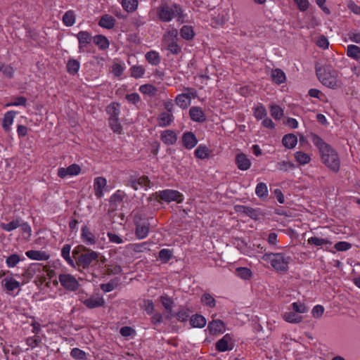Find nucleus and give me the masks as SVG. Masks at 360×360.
<instances>
[{"label": "nucleus", "instance_id": "f257e3e1", "mask_svg": "<svg viewBox=\"0 0 360 360\" xmlns=\"http://www.w3.org/2000/svg\"><path fill=\"white\" fill-rule=\"evenodd\" d=\"M309 137L319 149L322 163L330 171L338 173L340 168V160L338 152L316 134L311 132Z\"/></svg>", "mask_w": 360, "mask_h": 360}, {"label": "nucleus", "instance_id": "f03ea898", "mask_svg": "<svg viewBox=\"0 0 360 360\" xmlns=\"http://www.w3.org/2000/svg\"><path fill=\"white\" fill-rule=\"evenodd\" d=\"M72 255L75 259V265L76 264L79 269H88L96 264L98 261V254L82 245L75 247Z\"/></svg>", "mask_w": 360, "mask_h": 360}, {"label": "nucleus", "instance_id": "7ed1b4c3", "mask_svg": "<svg viewBox=\"0 0 360 360\" xmlns=\"http://www.w3.org/2000/svg\"><path fill=\"white\" fill-rule=\"evenodd\" d=\"M319 80L323 85L333 89L342 85V74L331 66H324L316 69Z\"/></svg>", "mask_w": 360, "mask_h": 360}, {"label": "nucleus", "instance_id": "20e7f679", "mask_svg": "<svg viewBox=\"0 0 360 360\" xmlns=\"http://www.w3.org/2000/svg\"><path fill=\"white\" fill-rule=\"evenodd\" d=\"M262 259L269 264L271 267L278 273L285 274L289 269L291 257L283 252H266Z\"/></svg>", "mask_w": 360, "mask_h": 360}, {"label": "nucleus", "instance_id": "39448f33", "mask_svg": "<svg viewBox=\"0 0 360 360\" xmlns=\"http://www.w3.org/2000/svg\"><path fill=\"white\" fill-rule=\"evenodd\" d=\"M155 11L158 19L163 22H170L176 18L179 21L184 17L181 7L176 4L169 5L166 2H162L155 8Z\"/></svg>", "mask_w": 360, "mask_h": 360}, {"label": "nucleus", "instance_id": "423d86ee", "mask_svg": "<svg viewBox=\"0 0 360 360\" xmlns=\"http://www.w3.org/2000/svg\"><path fill=\"white\" fill-rule=\"evenodd\" d=\"M46 272L48 276H51L52 271H50L47 266L42 265L39 263H32L25 269L22 274L23 283H27L35 276L40 278V283L45 281V277L41 274Z\"/></svg>", "mask_w": 360, "mask_h": 360}, {"label": "nucleus", "instance_id": "0eeeda50", "mask_svg": "<svg viewBox=\"0 0 360 360\" xmlns=\"http://www.w3.org/2000/svg\"><path fill=\"white\" fill-rule=\"evenodd\" d=\"M178 30L169 27L162 36V44L167 50L173 54L178 55L181 52V48L177 44Z\"/></svg>", "mask_w": 360, "mask_h": 360}, {"label": "nucleus", "instance_id": "6e6552de", "mask_svg": "<svg viewBox=\"0 0 360 360\" xmlns=\"http://www.w3.org/2000/svg\"><path fill=\"white\" fill-rule=\"evenodd\" d=\"M153 197H155L159 202H161L162 201L167 202L175 201L176 203H181L184 200V196L179 191L172 189H166L159 192H155V193H153L149 199H151Z\"/></svg>", "mask_w": 360, "mask_h": 360}, {"label": "nucleus", "instance_id": "1a4fd4ad", "mask_svg": "<svg viewBox=\"0 0 360 360\" xmlns=\"http://www.w3.org/2000/svg\"><path fill=\"white\" fill-rule=\"evenodd\" d=\"M184 91L185 93L178 94L175 98L176 104L182 109L187 108L191 105V99L198 96L197 91L193 88L187 87Z\"/></svg>", "mask_w": 360, "mask_h": 360}, {"label": "nucleus", "instance_id": "9d476101", "mask_svg": "<svg viewBox=\"0 0 360 360\" xmlns=\"http://www.w3.org/2000/svg\"><path fill=\"white\" fill-rule=\"evenodd\" d=\"M60 285L68 290L75 291L79 287L77 279L69 274H61L58 276Z\"/></svg>", "mask_w": 360, "mask_h": 360}, {"label": "nucleus", "instance_id": "9b49d317", "mask_svg": "<svg viewBox=\"0 0 360 360\" xmlns=\"http://www.w3.org/2000/svg\"><path fill=\"white\" fill-rule=\"evenodd\" d=\"M233 348V344L232 342V335L229 333L224 335L215 344V349L219 352L231 351Z\"/></svg>", "mask_w": 360, "mask_h": 360}, {"label": "nucleus", "instance_id": "f8f14e48", "mask_svg": "<svg viewBox=\"0 0 360 360\" xmlns=\"http://www.w3.org/2000/svg\"><path fill=\"white\" fill-rule=\"evenodd\" d=\"M77 37L79 41V51L81 53L89 51V46L90 43L93 41V37L86 31H80Z\"/></svg>", "mask_w": 360, "mask_h": 360}, {"label": "nucleus", "instance_id": "ddd939ff", "mask_svg": "<svg viewBox=\"0 0 360 360\" xmlns=\"http://www.w3.org/2000/svg\"><path fill=\"white\" fill-rule=\"evenodd\" d=\"M94 190L95 195L97 198H101L107 189V181L102 176L94 179Z\"/></svg>", "mask_w": 360, "mask_h": 360}, {"label": "nucleus", "instance_id": "4468645a", "mask_svg": "<svg viewBox=\"0 0 360 360\" xmlns=\"http://www.w3.org/2000/svg\"><path fill=\"white\" fill-rule=\"evenodd\" d=\"M134 222L136 224V236L139 239L145 238L149 232V223L146 221H141V219L138 221L137 216H135Z\"/></svg>", "mask_w": 360, "mask_h": 360}, {"label": "nucleus", "instance_id": "2eb2a0df", "mask_svg": "<svg viewBox=\"0 0 360 360\" xmlns=\"http://www.w3.org/2000/svg\"><path fill=\"white\" fill-rule=\"evenodd\" d=\"M207 329L211 335H217L224 333L226 330V327L222 321L215 319L209 322Z\"/></svg>", "mask_w": 360, "mask_h": 360}, {"label": "nucleus", "instance_id": "dca6fc26", "mask_svg": "<svg viewBox=\"0 0 360 360\" xmlns=\"http://www.w3.org/2000/svg\"><path fill=\"white\" fill-rule=\"evenodd\" d=\"M81 172V167L77 164H72L67 168L60 167L58 169V176L64 179L68 176H75L78 175Z\"/></svg>", "mask_w": 360, "mask_h": 360}, {"label": "nucleus", "instance_id": "f3484780", "mask_svg": "<svg viewBox=\"0 0 360 360\" xmlns=\"http://www.w3.org/2000/svg\"><path fill=\"white\" fill-rule=\"evenodd\" d=\"M183 146L188 150L194 148L198 143V139L191 131H186L182 136Z\"/></svg>", "mask_w": 360, "mask_h": 360}, {"label": "nucleus", "instance_id": "a211bd4d", "mask_svg": "<svg viewBox=\"0 0 360 360\" xmlns=\"http://www.w3.org/2000/svg\"><path fill=\"white\" fill-rule=\"evenodd\" d=\"M235 162L238 168L240 170H248L251 167V161L244 153L237 154L235 158Z\"/></svg>", "mask_w": 360, "mask_h": 360}, {"label": "nucleus", "instance_id": "6ab92c4d", "mask_svg": "<svg viewBox=\"0 0 360 360\" xmlns=\"http://www.w3.org/2000/svg\"><path fill=\"white\" fill-rule=\"evenodd\" d=\"M81 238L82 241L89 245H93L96 243V238L94 234L91 231L87 226H84L82 229Z\"/></svg>", "mask_w": 360, "mask_h": 360}, {"label": "nucleus", "instance_id": "aec40b11", "mask_svg": "<svg viewBox=\"0 0 360 360\" xmlns=\"http://www.w3.org/2000/svg\"><path fill=\"white\" fill-rule=\"evenodd\" d=\"M189 115L191 119L195 122H203L206 120L205 112L200 107H191L189 110Z\"/></svg>", "mask_w": 360, "mask_h": 360}, {"label": "nucleus", "instance_id": "412c9836", "mask_svg": "<svg viewBox=\"0 0 360 360\" xmlns=\"http://www.w3.org/2000/svg\"><path fill=\"white\" fill-rule=\"evenodd\" d=\"M26 256L33 260L46 261L49 259L50 255L42 250H30L25 252Z\"/></svg>", "mask_w": 360, "mask_h": 360}, {"label": "nucleus", "instance_id": "4be33fe9", "mask_svg": "<svg viewBox=\"0 0 360 360\" xmlns=\"http://www.w3.org/2000/svg\"><path fill=\"white\" fill-rule=\"evenodd\" d=\"M83 304L89 309H93L103 306L104 304V300L99 295H92L90 297L84 300Z\"/></svg>", "mask_w": 360, "mask_h": 360}, {"label": "nucleus", "instance_id": "5701e85b", "mask_svg": "<svg viewBox=\"0 0 360 360\" xmlns=\"http://www.w3.org/2000/svg\"><path fill=\"white\" fill-rule=\"evenodd\" d=\"M15 115L16 112L13 110L8 111L4 114L1 127L6 132L11 131V126L13 123Z\"/></svg>", "mask_w": 360, "mask_h": 360}, {"label": "nucleus", "instance_id": "b1692460", "mask_svg": "<svg viewBox=\"0 0 360 360\" xmlns=\"http://www.w3.org/2000/svg\"><path fill=\"white\" fill-rule=\"evenodd\" d=\"M161 141L166 145H173L177 140L176 133L170 129L162 132L160 136Z\"/></svg>", "mask_w": 360, "mask_h": 360}, {"label": "nucleus", "instance_id": "393cba45", "mask_svg": "<svg viewBox=\"0 0 360 360\" xmlns=\"http://www.w3.org/2000/svg\"><path fill=\"white\" fill-rule=\"evenodd\" d=\"M159 301L164 307L166 313H172V309L174 307V302L172 297L167 294H164L160 297Z\"/></svg>", "mask_w": 360, "mask_h": 360}, {"label": "nucleus", "instance_id": "a878e982", "mask_svg": "<svg viewBox=\"0 0 360 360\" xmlns=\"http://www.w3.org/2000/svg\"><path fill=\"white\" fill-rule=\"evenodd\" d=\"M173 120L174 116L172 113L163 112L158 117V124L160 127H165L170 125Z\"/></svg>", "mask_w": 360, "mask_h": 360}, {"label": "nucleus", "instance_id": "bb28decb", "mask_svg": "<svg viewBox=\"0 0 360 360\" xmlns=\"http://www.w3.org/2000/svg\"><path fill=\"white\" fill-rule=\"evenodd\" d=\"M271 78L274 83L281 84L285 82L286 77L284 72L278 68L274 69L271 72Z\"/></svg>", "mask_w": 360, "mask_h": 360}, {"label": "nucleus", "instance_id": "cd10ccee", "mask_svg": "<svg viewBox=\"0 0 360 360\" xmlns=\"http://www.w3.org/2000/svg\"><path fill=\"white\" fill-rule=\"evenodd\" d=\"M71 245L65 244L61 250V256L71 266L75 267V259L70 256Z\"/></svg>", "mask_w": 360, "mask_h": 360}, {"label": "nucleus", "instance_id": "c85d7f7f", "mask_svg": "<svg viewBox=\"0 0 360 360\" xmlns=\"http://www.w3.org/2000/svg\"><path fill=\"white\" fill-rule=\"evenodd\" d=\"M139 90L141 94L151 97L156 96L158 91L157 87L150 84L141 85Z\"/></svg>", "mask_w": 360, "mask_h": 360}, {"label": "nucleus", "instance_id": "c756f323", "mask_svg": "<svg viewBox=\"0 0 360 360\" xmlns=\"http://www.w3.org/2000/svg\"><path fill=\"white\" fill-rule=\"evenodd\" d=\"M146 60L148 63L153 65H158L161 61V58L158 52L150 51L145 55Z\"/></svg>", "mask_w": 360, "mask_h": 360}, {"label": "nucleus", "instance_id": "7c9ffc66", "mask_svg": "<svg viewBox=\"0 0 360 360\" xmlns=\"http://www.w3.org/2000/svg\"><path fill=\"white\" fill-rule=\"evenodd\" d=\"M282 143L283 146L287 148H293L297 143V136L292 134H288L283 137Z\"/></svg>", "mask_w": 360, "mask_h": 360}, {"label": "nucleus", "instance_id": "2f4dec72", "mask_svg": "<svg viewBox=\"0 0 360 360\" xmlns=\"http://www.w3.org/2000/svg\"><path fill=\"white\" fill-rule=\"evenodd\" d=\"M122 6L123 9L127 13L134 12L138 7V0H122Z\"/></svg>", "mask_w": 360, "mask_h": 360}, {"label": "nucleus", "instance_id": "473e14b6", "mask_svg": "<svg viewBox=\"0 0 360 360\" xmlns=\"http://www.w3.org/2000/svg\"><path fill=\"white\" fill-rule=\"evenodd\" d=\"M2 284L8 291L14 290L15 289L18 288L20 286L19 282L15 281L12 277L5 278L2 281Z\"/></svg>", "mask_w": 360, "mask_h": 360}, {"label": "nucleus", "instance_id": "72a5a7b5", "mask_svg": "<svg viewBox=\"0 0 360 360\" xmlns=\"http://www.w3.org/2000/svg\"><path fill=\"white\" fill-rule=\"evenodd\" d=\"M190 324L193 328H202L205 326L207 320L205 316H190Z\"/></svg>", "mask_w": 360, "mask_h": 360}, {"label": "nucleus", "instance_id": "f704fd0d", "mask_svg": "<svg viewBox=\"0 0 360 360\" xmlns=\"http://www.w3.org/2000/svg\"><path fill=\"white\" fill-rule=\"evenodd\" d=\"M79 62L75 59H70L66 65L67 71L69 74L75 75L79 69Z\"/></svg>", "mask_w": 360, "mask_h": 360}, {"label": "nucleus", "instance_id": "c9c22d12", "mask_svg": "<svg viewBox=\"0 0 360 360\" xmlns=\"http://www.w3.org/2000/svg\"><path fill=\"white\" fill-rule=\"evenodd\" d=\"M210 153V150L206 146L200 145L195 150L194 154L197 158L203 160L209 157Z\"/></svg>", "mask_w": 360, "mask_h": 360}, {"label": "nucleus", "instance_id": "e433bc0d", "mask_svg": "<svg viewBox=\"0 0 360 360\" xmlns=\"http://www.w3.org/2000/svg\"><path fill=\"white\" fill-rule=\"evenodd\" d=\"M194 34V31L191 26L184 25L180 30L181 37L186 40L192 39Z\"/></svg>", "mask_w": 360, "mask_h": 360}, {"label": "nucleus", "instance_id": "4c0bfd02", "mask_svg": "<svg viewBox=\"0 0 360 360\" xmlns=\"http://www.w3.org/2000/svg\"><path fill=\"white\" fill-rule=\"evenodd\" d=\"M130 75L135 79L142 77L146 72V70L143 65H133L129 69Z\"/></svg>", "mask_w": 360, "mask_h": 360}, {"label": "nucleus", "instance_id": "58836bf2", "mask_svg": "<svg viewBox=\"0 0 360 360\" xmlns=\"http://www.w3.org/2000/svg\"><path fill=\"white\" fill-rule=\"evenodd\" d=\"M21 226V220L19 219L11 221L8 224L1 223L0 227L6 231H12Z\"/></svg>", "mask_w": 360, "mask_h": 360}, {"label": "nucleus", "instance_id": "ea45409f", "mask_svg": "<svg viewBox=\"0 0 360 360\" xmlns=\"http://www.w3.org/2000/svg\"><path fill=\"white\" fill-rule=\"evenodd\" d=\"M347 55L353 59L359 60L360 58V48L353 44L347 46Z\"/></svg>", "mask_w": 360, "mask_h": 360}, {"label": "nucleus", "instance_id": "a19ab883", "mask_svg": "<svg viewBox=\"0 0 360 360\" xmlns=\"http://www.w3.org/2000/svg\"><path fill=\"white\" fill-rule=\"evenodd\" d=\"M93 41L101 49H105L109 46L108 39L103 35H96L94 37Z\"/></svg>", "mask_w": 360, "mask_h": 360}, {"label": "nucleus", "instance_id": "79ce46f5", "mask_svg": "<svg viewBox=\"0 0 360 360\" xmlns=\"http://www.w3.org/2000/svg\"><path fill=\"white\" fill-rule=\"evenodd\" d=\"M137 184L141 186L146 187V188H150V180L149 179L148 176L143 175V176L139 177L136 181H135L132 183V187L135 190L138 189V188L136 186Z\"/></svg>", "mask_w": 360, "mask_h": 360}, {"label": "nucleus", "instance_id": "37998d69", "mask_svg": "<svg viewBox=\"0 0 360 360\" xmlns=\"http://www.w3.org/2000/svg\"><path fill=\"white\" fill-rule=\"evenodd\" d=\"M63 22L66 26H72L75 22V15L73 11L70 10L65 13L63 16Z\"/></svg>", "mask_w": 360, "mask_h": 360}, {"label": "nucleus", "instance_id": "c03bdc74", "mask_svg": "<svg viewBox=\"0 0 360 360\" xmlns=\"http://www.w3.org/2000/svg\"><path fill=\"white\" fill-rule=\"evenodd\" d=\"M307 243L309 245H314L316 246H322L325 245H331L332 243L326 238H321L318 237H311L307 240Z\"/></svg>", "mask_w": 360, "mask_h": 360}, {"label": "nucleus", "instance_id": "a18cd8bd", "mask_svg": "<svg viewBox=\"0 0 360 360\" xmlns=\"http://www.w3.org/2000/svg\"><path fill=\"white\" fill-rule=\"evenodd\" d=\"M201 302L203 305L213 308L216 305L215 299L209 293H204L201 297Z\"/></svg>", "mask_w": 360, "mask_h": 360}, {"label": "nucleus", "instance_id": "49530a36", "mask_svg": "<svg viewBox=\"0 0 360 360\" xmlns=\"http://www.w3.org/2000/svg\"><path fill=\"white\" fill-rule=\"evenodd\" d=\"M253 114L257 120H261L266 116V110L264 106L259 103L256 107L253 108Z\"/></svg>", "mask_w": 360, "mask_h": 360}, {"label": "nucleus", "instance_id": "de8ad7c7", "mask_svg": "<svg viewBox=\"0 0 360 360\" xmlns=\"http://www.w3.org/2000/svg\"><path fill=\"white\" fill-rule=\"evenodd\" d=\"M295 158L300 165H306L311 160L310 156L302 151L296 152L295 154Z\"/></svg>", "mask_w": 360, "mask_h": 360}, {"label": "nucleus", "instance_id": "09e8293b", "mask_svg": "<svg viewBox=\"0 0 360 360\" xmlns=\"http://www.w3.org/2000/svg\"><path fill=\"white\" fill-rule=\"evenodd\" d=\"M98 25L102 27L112 28V17L108 14L103 15L99 20Z\"/></svg>", "mask_w": 360, "mask_h": 360}, {"label": "nucleus", "instance_id": "8fccbe9b", "mask_svg": "<svg viewBox=\"0 0 360 360\" xmlns=\"http://www.w3.org/2000/svg\"><path fill=\"white\" fill-rule=\"evenodd\" d=\"M238 276L243 279H250L252 276V271L246 267H238L236 269Z\"/></svg>", "mask_w": 360, "mask_h": 360}, {"label": "nucleus", "instance_id": "3c124183", "mask_svg": "<svg viewBox=\"0 0 360 360\" xmlns=\"http://www.w3.org/2000/svg\"><path fill=\"white\" fill-rule=\"evenodd\" d=\"M235 210L237 212L245 213V214H247L248 216H249L252 218L255 216V210L252 207H246V206H243V205H236L235 207Z\"/></svg>", "mask_w": 360, "mask_h": 360}, {"label": "nucleus", "instance_id": "603ef678", "mask_svg": "<svg viewBox=\"0 0 360 360\" xmlns=\"http://www.w3.org/2000/svg\"><path fill=\"white\" fill-rule=\"evenodd\" d=\"M270 113L275 120H280L283 115L282 108L278 105H272L270 107Z\"/></svg>", "mask_w": 360, "mask_h": 360}, {"label": "nucleus", "instance_id": "864d4df0", "mask_svg": "<svg viewBox=\"0 0 360 360\" xmlns=\"http://www.w3.org/2000/svg\"><path fill=\"white\" fill-rule=\"evenodd\" d=\"M255 193L259 198L266 197L268 195V189L266 184L259 183L256 186Z\"/></svg>", "mask_w": 360, "mask_h": 360}, {"label": "nucleus", "instance_id": "5fc2aeb1", "mask_svg": "<svg viewBox=\"0 0 360 360\" xmlns=\"http://www.w3.org/2000/svg\"><path fill=\"white\" fill-rule=\"evenodd\" d=\"M140 307L141 309H144L146 312L148 314H152L154 309L153 302L150 300H143L140 303Z\"/></svg>", "mask_w": 360, "mask_h": 360}, {"label": "nucleus", "instance_id": "6e6d98bb", "mask_svg": "<svg viewBox=\"0 0 360 360\" xmlns=\"http://www.w3.org/2000/svg\"><path fill=\"white\" fill-rule=\"evenodd\" d=\"M20 260L21 258L19 255L12 254L7 257L6 263L8 267H14L19 263Z\"/></svg>", "mask_w": 360, "mask_h": 360}, {"label": "nucleus", "instance_id": "4d7b16f0", "mask_svg": "<svg viewBox=\"0 0 360 360\" xmlns=\"http://www.w3.org/2000/svg\"><path fill=\"white\" fill-rule=\"evenodd\" d=\"M70 355L72 358L77 360H86V353L79 348L72 349L70 352Z\"/></svg>", "mask_w": 360, "mask_h": 360}, {"label": "nucleus", "instance_id": "13d9d810", "mask_svg": "<svg viewBox=\"0 0 360 360\" xmlns=\"http://www.w3.org/2000/svg\"><path fill=\"white\" fill-rule=\"evenodd\" d=\"M172 257V251L168 249H162L159 252V259L163 262L167 263Z\"/></svg>", "mask_w": 360, "mask_h": 360}, {"label": "nucleus", "instance_id": "bf43d9fd", "mask_svg": "<svg viewBox=\"0 0 360 360\" xmlns=\"http://www.w3.org/2000/svg\"><path fill=\"white\" fill-rule=\"evenodd\" d=\"M292 308L293 311L296 313L304 314L308 311V309L305 306V304L300 302H293L292 304Z\"/></svg>", "mask_w": 360, "mask_h": 360}, {"label": "nucleus", "instance_id": "052dcab7", "mask_svg": "<svg viewBox=\"0 0 360 360\" xmlns=\"http://www.w3.org/2000/svg\"><path fill=\"white\" fill-rule=\"evenodd\" d=\"M125 98L128 103L133 105H136L141 101V97L137 93L127 94L125 96Z\"/></svg>", "mask_w": 360, "mask_h": 360}, {"label": "nucleus", "instance_id": "680f3d73", "mask_svg": "<svg viewBox=\"0 0 360 360\" xmlns=\"http://www.w3.org/2000/svg\"><path fill=\"white\" fill-rule=\"evenodd\" d=\"M120 333L122 336L128 338L135 335L134 329L130 326H124L120 328Z\"/></svg>", "mask_w": 360, "mask_h": 360}, {"label": "nucleus", "instance_id": "e2e57ef3", "mask_svg": "<svg viewBox=\"0 0 360 360\" xmlns=\"http://www.w3.org/2000/svg\"><path fill=\"white\" fill-rule=\"evenodd\" d=\"M27 103V99L26 98L23 96H18L14 98V101L11 103H8L6 104V107L9 106H16V105H22L25 106Z\"/></svg>", "mask_w": 360, "mask_h": 360}, {"label": "nucleus", "instance_id": "0e129e2a", "mask_svg": "<svg viewBox=\"0 0 360 360\" xmlns=\"http://www.w3.org/2000/svg\"><path fill=\"white\" fill-rule=\"evenodd\" d=\"M41 339L39 336H33L27 339V344L30 347L34 348L39 345Z\"/></svg>", "mask_w": 360, "mask_h": 360}, {"label": "nucleus", "instance_id": "69168bd1", "mask_svg": "<svg viewBox=\"0 0 360 360\" xmlns=\"http://www.w3.org/2000/svg\"><path fill=\"white\" fill-rule=\"evenodd\" d=\"M352 248V245L345 241H340L335 245V248L338 251H346Z\"/></svg>", "mask_w": 360, "mask_h": 360}, {"label": "nucleus", "instance_id": "338daca9", "mask_svg": "<svg viewBox=\"0 0 360 360\" xmlns=\"http://www.w3.org/2000/svg\"><path fill=\"white\" fill-rule=\"evenodd\" d=\"M1 71L8 78H11L13 76V68L11 65L3 64Z\"/></svg>", "mask_w": 360, "mask_h": 360}, {"label": "nucleus", "instance_id": "774afa93", "mask_svg": "<svg viewBox=\"0 0 360 360\" xmlns=\"http://www.w3.org/2000/svg\"><path fill=\"white\" fill-rule=\"evenodd\" d=\"M348 8L355 14H360V6L355 4L354 1L349 0L347 3Z\"/></svg>", "mask_w": 360, "mask_h": 360}]
</instances>
